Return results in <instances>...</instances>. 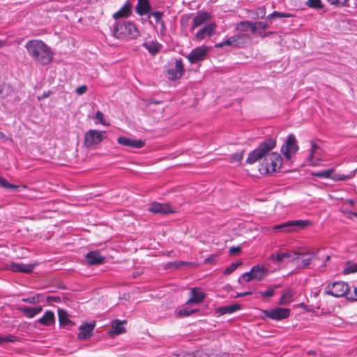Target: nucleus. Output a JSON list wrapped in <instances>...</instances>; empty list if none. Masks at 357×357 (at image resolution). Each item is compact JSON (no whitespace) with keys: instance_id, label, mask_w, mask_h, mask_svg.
I'll return each instance as SVG.
<instances>
[{"instance_id":"nucleus-54","label":"nucleus","mask_w":357,"mask_h":357,"mask_svg":"<svg viewBox=\"0 0 357 357\" xmlns=\"http://www.w3.org/2000/svg\"><path fill=\"white\" fill-rule=\"evenodd\" d=\"M250 29H251L252 33H255L257 31L258 25L257 22H251V25L250 26Z\"/></svg>"},{"instance_id":"nucleus-55","label":"nucleus","mask_w":357,"mask_h":357,"mask_svg":"<svg viewBox=\"0 0 357 357\" xmlns=\"http://www.w3.org/2000/svg\"><path fill=\"white\" fill-rule=\"evenodd\" d=\"M258 25V29L261 30H265L268 27V24L264 22H257Z\"/></svg>"},{"instance_id":"nucleus-11","label":"nucleus","mask_w":357,"mask_h":357,"mask_svg":"<svg viewBox=\"0 0 357 357\" xmlns=\"http://www.w3.org/2000/svg\"><path fill=\"white\" fill-rule=\"evenodd\" d=\"M262 313L270 319L280 321L288 318L290 310L289 308L275 307L272 310H264Z\"/></svg>"},{"instance_id":"nucleus-38","label":"nucleus","mask_w":357,"mask_h":357,"mask_svg":"<svg viewBox=\"0 0 357 357\" xmlns=\"http://www.w3.org/2000/svg\"><path fill=\"white\" fill-rule=\"evenodd\" d=\"M292 16H293L292 14H290L288 13H280V12H278V11H274L273 13H272L271 14L268 15L267 18L269 20V22L271 23L272 22L271 19L273 17H280V18L291 17Z\"/></svg>"},{"instance_id":"nucleus-52","label":"nucleus","mask_w":357,"mask_h":357,"mask_svg":"<svg viewBox=\"0 0 357 357\" xmlns=\"http://www.w3.org/2000/svg\"><path fill=\"white\" fill-rule=\"evenodd\" d=\"M160 25V33L161 35H165V33H166V26H165V22H162L161 23L159 24Z\"/></svg>"},{"instance_id":"nucleus-25","label":"nucleus","mask_w":357,"mask_h":357,"mask_svg":"<svg viewBox=\"0 0 357 357\" xmlns=\"http://www.w3.org/2000/svg\"><path fill=\"white\" fill-rule=\"evenodd\" d=\"M18 310L21 312L27 318L31 319L38 314L43 310L41 306L39 307H20Z\"/></svg>"},{"instance_id":"nucleus-10","label":"nucleus","mask_w":357,"mask_h":357,"mask_svg":"<svg viewBox=\"0 0 357 357\" xmlns=\"http://www.w3.org/2000/svg\"><path fill=\"white\" fill-rule=\"evenodd\" d=\"M210 47L208 46H200L193 49L186 56L191 64L204 61L208 54Z\"/></svg>"},{"instance_id":"nucleus-23","label":"nucleus","mask_w":357,"mask_h":357,"mask_svg":"<svg viewBox=\"0 0 357 357\" xmlns=\"http://www.w3.org/2000/svg\"><path fill=\"white\" fill-rule=\"evenodd\" d=\"M151 6L149 0H137L136 13L140 15H146L151 10Z\"/></svg>"},{"instance_id":"nucleus-5","label":"nucleus","mask_w":357,"mask_h":357,"mask_svg":"<svg viewBox=\"0 0 357 357\" xmlns=\"http://www.w3.org/2000/svg\"><path fill=\"white\" fill-rule=\"evenodd\" d=\"M268 269L259 264L254 266L249 272H245L239 278L238 281L243 279L245 282H248L252 280L260 281L263 280L268 274Z\"/></svg>"},{"instance_id":"nucleus-1","label":"nucleus","mask_w":357,"mask_h":357,"mask_svg":"<svg viewBox=\"0 0 357 357\" xmlns=\"http://www.w3.org/2000/svg\"><path fill=\"white\" fill-rule=\"evenodd\" d=\"M275 139L271 137L264 139L255 150L249 153L246 162L249 164H253L264 157V160L259 169L260 173L266 174L279 172L282 165L281 155L276 152L268 153L275 148Z\"/></svg>"},{"instance_id":"nucleus-24","label":"nucleus","mask_w":357,"mask_h":357,"mask_svg":"<svg viewBox=\"0 0 357 357\" xmlns=\"http://www.w3.org/2000/svg\"><path fill=\"white\" fill-rule=\"evenodd\" d=\"M142 46L153 56L157 54L162 47L160 43L155 40L144 42Z\"/></svg>"},{"instance_id":"nucleus-43","label":"nucleus","mask_w":357,"mask_h":357,"mask_svg":"<svg viewBox=\"0 0 357 357\" xmlns=\"http://www.w3.org/2000/svg\"><path fill=\"white\" fill-rule=\"evenodd\" d=\"M163 15H164V13L160 12V11L152 12L149 14V16H152L154 17L155 23L158 24L160 23H161L162 22H163V20H162Z\"/></svg>"},{"instance_id":"nucleus-63","label":"nucleus","mask_w":357,"mask_h":357,"mask_svg":"<svg viewBox=\"0 0 357 357\" xmlns=\"http://www.w3.org/2000/svg\"><path fill=\"white\" fill-rule=\"evenodd\" d=\"M307 354H313V352H312V351H309L307 352Z\"/></svg>"},{"instance_id":"nucleus-57","label":"nucleus","mask_w":357,"mask_h":357,"mask_svg":"<svg viewBox=\"0 0 357 357\" xmlns=\"http://www.w3.org/2000/svg\"><path fill=\"white\" fill-rule=\"evenodd\" d=\"M250 294H252V291H245V292L238 293L235 297L239 298V297H243V296H245L250 295Z\"/></svg>"},{"instance_id":"nucleus-12","label":"nucleus","mask_w":357,"mask_h":357,"mask_svg":"<svg viewBox=\"0 0 357 357\" xmlns=\"http://www.w3.org/2000/svg\"><path fill=\"white\" fill-rule=\"evenodd\" d=\"M244 36L236 34L225 39L220 43H215L214 47L215 48H222L227 45L234 48H240L244 45Z\"/></svg>"},{"instance_id":"nucleus-60","label":"nucleus","mask_w":357,"mask_h":357,"mask_svg":"<svg viewBox=\"0 0 357 357\" xmlns=\"http://www.w3.org/2000/svg\"><path fill=\"white\" fill-rule=\"evenodd\" d=\"M47 300L48 301H57L58 298H55V297H53V296H47Z\"/></svg>"},{"instance_id":"nucleus-15","label":"nucleus","mask_w":357,"mask_h":357,"mask_svg":"<svg viewBox=\"0 0 357 357\" xmlns=\"http://www.w3.org/2000/svg\"><path fill=\"white\" fill-rule=\"evenodd\" d=\"M96 326L93 323H84L79 327V333L77 335V338L81 340H86L92 335V332Z\"/></svg>"},{"instance_id":"nucleus-44","label":"nucleus","mask_w":357,"mask_h":357,"mask_svg":"<svg viewBox=\"0 0 357 357\" xmlns=\"http://www.w3.org/2000/svg\"><path fill=\"white\" fill-rule=\"evenodd\" d=\"M347 299L357 301V287H353V291L351 290V287L349 286V290L348 292Z\"/></svg>"},{"instance_id":"nucleus-51","label":"nucleus","mask_w":357,"mask_h":357,"mask_svg":"<svg viewBox=\"0 0 357 357\" xmlns=\"http://www.w3.org/2000/svg\"><path fill=\"white\" fill-rule=\"evenodd\" d=\"M12 337L11 336H2L0 335V344L3 342H12Z\"/></svg>"},{"instance_id":"nucleus-50","label":"nucleus","mask_w":357,"mask_h":357,"mask_svg":"<svg viewBox=\"0 0 357 357\" xmlns=\"http://www.w3.org/2000/svg\"><path fill=\"white\" fill-rule=\"evenodd\" d=\"M243 153H236L231 156L232 160L236 161V162H241V160L243 159Z\"/></svg>"},{"instance_id":"nucleus-16","label":"nucleus","mask_w":357,"mask_h":357,"mask_svg":"<svg viewBox=\"0 0 357 357\" xmlns=\"http://www.w3.org/2000/svg\"><path fill=\"white\" fill-rule=\"evenodd\" d=\"M190 297L186 302L187 305L200 303L203 301L206 296L205 293L197 287L190 289Z\"/></svg>"},{"instance_id":"nucleus-33","label":"nucleus","mask_w":357,"mask_h":357,"mask_svg":"<svg viewBox=\"0 0 357 357\" xmlns=\"http://www.w3.org/2000/svg\"><path fill=\"white\" fill-rule=\"evenodd\" d=\"M0 186L6 189H15L19 190L20 188H26V186L25 185H16L11 183H9L6 178L0 176Z\"/></svg>"},{"instance_id":"nucleus-56","label":"nucleus","mask_w":357,"mask_h":357,"mask_svg":"<svg viewBox=\"0 0 357 357\" xmlns=\"http://www.w3.org/2000/svg\"><path fill=\"white\" fill-rule=\"evenodd\" d=\"M347 273L357 272V265H354L352 267H348L345 269Z\"/></svg>"},{"instance_id":"nucleus-22","label":"nucleus","mask_w":357,"mask_h":357,"mask_svg":"<svg viewBox=\"0 0 357 357\" xmlns=\"http://www.w3.org/2000/svg\"><path fill=\"white\" fill-rule=\"evenodd\" d=\"M211 19V15L208 13L204 11H199L197 15L193 17L192 22V29H194Z\"/></svg>"},{"instance_id":"nucleus-42","label":"nucleus","mask_w":357,"mask_h":357,"mask_svg":"<svg viewBox=\"0 0 357 357\" xmlns=\"http://www.w3.org/2000/svg\"><path fill=\"white\" fill-rule=\"evenodd\" d=\"M275 294V291L273 289L268 288L264 291H259L257 294L256 297L258 298L259 296H261L264 298H271Z\"/></svg>"},{"instance_id":"nucleus-31","label":"nucleus","mask_w":357,"mask_h":357,"mask_svg":"<svg viewBox=\"0 0 357 357\" xmlns=\"http://www.w3.org/2000/svg\"><path fill=\"white\" fill-rule=\"evenodd\" d=\"M125 321H120L119 320H115L112 324V331L109 332L110 334L120 335L126 332V330L123 326Z\"/></svg>"},{"instance_id":"nucleus-14","label":"nucleus","mask_w":357,"mask_h":357,"mask_svg":"<svg viewBox=\"0 0 357 357\" xmlns=\"http://www.w3.org/2000/svg\"><path fill=\"white\" fill-rule=\"evenodd\" d=\"M315 258V253L314 252H309L305 253H295V257L292 259L294 261L302 268H305L309 266Z\"/></svg>"},{"instance_id":"nucleus-34","label":"nucleus","mask_w":357,"mask_h":357,"mask_svg":"<svg viewBox=\"0 0 357 357\" xmlns=\"http://www.w3.org/2000/svg\"><path fill=\"white\" fill-rule=\"evenodd\" d=\"M332 5H337L341 6H351L357 5V0H328Z\"/></svg>"},{"instance_id":"nucleus-30","label":"nucleus","mask_w":357,"mask_h":357,"mask_svg":"<svg viewBox=\"0 0 357 357\" xmlns=\"http://www.w3.org/2000/svg\"><path fill=\"white\" fill-rule=\"evenodd\" d=\"M241 309V305L238 303L231 304L229 305H225L219 307L218 312L221 314H232Z\"/></svg>"},{"instance_id":"nucleus-21","label":"nucleus","mask_w":357,"mask_h":357,"mask_svg":"<svg viewBox=\"0 0 357 357\" xmlns=\"http://www.w3.org/2000/svg\"><path fill=\"white\" fill-rule=\"evenodd\" d=\"M149 211L153 213L169 214L174 213L167 204L153 203L149 208Z\"/></svg>"},{"instance_id":"nucleus-35","label":"nucleus","mask_w":357,"mask_h":357,"mask_svg":"<svg viewBox=\"0 0 357 357\" xmlns=\"http://www.w3.org/2000/svg\"><path fill=\"white\" fill-rule=\"evenodd\" d=\"M334 172V169L331 168L323 171L319 172H312L311 174L312 176L319 177V178H330L331 175L333 174Z\"/></svg>"},{"instance_id":"nucleus-26","label":"nucleus","mask_w":357,"mask_h":357,"mask_svg":"<svg viewBox=\"0 0 357 357\" xmlns=\"http://www.w3.org/2000/svg\"><path fill=\"white\" fill-rule=\"evenodd\" d=\"M294 296V291L293 289H289L284 290L278 301V304L281 305L290 304Z\"/></svg>"},{"instance_id":"nucleus-59","label":"nucleus","mask_w":357,"mask_h":357,"mask_svg":"<svg viewBox=\"0 0 357 357\" xmlns=\"http://www.w3.org/2000/svg\"><path fill=\"white\" fill-rule=\"evenodd\" d=\"M50 91H47V92H44L43 93V95L41 96V97H38V100H40L42 98H47L49 96H50Z\"/></svg>"},{"instance_id":"nucleus-45","label":"nucleus","mask_w":357,"mask_h":357,"mask_svg":"<svg viewBox=\"0 0 357 357\" xmlns=\"http://www.w3.org/2000/svg\"><path fill=\"white\" fill-rule=\"evenodd\" d=\"M250 25L251 22L249 21L241 22L238 24L237 28L242 31H246L250 29Z\"/></svg>"},{"instance_id":"nucleus-37","label":"nucleus","mask_w":357,"mask_h":357,"mask_svg":"<svg viewBox=\"0 0 357 357\" xmlns=\"http://www.w3.org/2000/svg\"><path fill=\"white\" fill-rule=\"evenodd\" d=\"M198 311H199L198 309H191V308L187 307H185L183 309H181L180 310H178L177 312V316L178 317H188Z\"/></svg>"},{"instance_id":"nucleus-9","label":"nucleus","mask_w":357,"mask_h":357,"mask_svg":"<svg viewBox=\"0 0 357 357\" xmlns=\"http://www.w3.org/2000/svg\"><path fill=\"white\" fill-rule=\"evenodd\" d=\"M298 150L297 140L293 134H289L281 151L287 159H290Z\"/></svg>"},{"instance_id":"nucleus-48","label":"nucleus","mask_w":357,"mask_h":357,"mask_svg":"<svg viewBox=\"0 0 357 357\" xmlns=\"http://www.w3.org/2000/svg\"><path fill=\"white\" fill-rule=\"evenodd\" d=\"M184 264H186V263L184 261H179V262L168 263L167 264V266L168 268L174 267L175 268H178L181 265H184Z\"/></svg>"},{"instance_id":"nucleus-61","label":"nucleus","mask_w":357,"mask_h":357,"mask_svg":"<svg viewBox=\"0 0 357 357\" xmlns=\"http://www.w3.org/2000/svg\"><path fill=\"white\" fill-rule=\"evenodd\" d=\"M6 45L5 40H0V48L3 47Z\"/></svg>"},{"instance_id":"nucleus-7","label":"nucleus","mask_w":357,"mask_h":357,"mask_svg":"<svg viewBox=\"0 0 357 357\" xmlns=\"http://www.w3.org/2000/svg\"><path fill=\"white\" fill-rule=\"evenodd\" d=\"M183 73L184 65L181 59L169 62L167 66V77L170 80L174 81L180 79Z\"/></svg>"},{"instance_id":"nucleus-40","label":"nucleus","mask_w":357,"mask_h":357,"mask_svg":"<svg viewBox=\"0 0 357 357\" xmlns=\"http://www.w3.org/2000/svg\"><path fill=\"white\" fill-rule=\"evenodd\" d=\"M242 264V261H237L236 262H234L232 264H231L229 266H227L225 271H224V274L225 275H229L231 274V273H233L238 266H240L241 264Z\"/></svg>"},{"instance_id":"nucleus-28","label":"nucleus","mask_w":357,"mask_h":357,"mask_svg":"<svg viewBox=\"0 0 357 357\" xmlns=\"http://www.w3.org/2000/svg\"><path fill=\"white\" fill-rule=\"evenodd\" d=\"M291 255L288 252H275L272 253L268 259L273 261V263H281L286 258H290Z\"/></svg>"},{"instance_id":"nucleus-20","label":"nucleus","mask_w":357,"mask_h":357,"mask_svg":"<svg viewBox=\"0 0 357 357\" xmlns=\"http://www.w3.org/2000/svg\"><path fill=\"white\" fill-rule=\"evenodd\" d=\"M36 324L41 326L50 327L55 324V315L51 310H47L43 316L36 321Z\"/></svg>"},{"instance_id":"nucleus-3","label":"nucleus","mask_w":357,"mask_h":357,"mask_svg":"<svg viewBox=\"0 0 357 357\" xmlns=\"http://www.w3.org/2000/svg\"><path fill=\"white\" fill-rule=\"evenodd\" d=\"M112 36L119 40H131L139 36L135 24L131 22H116L111 27Z\"/></svg>"},{"instance_id":"nucleus-8","label":"nucleus","mask_w":357,"mask_h":357,"mask_svg":"<svg viewBox=\"0 0 357 357\" xmlns=\"http://www.w3.org/2000/svg\"><path fill=\"white\" fill-rule=\"evenodd\" d=\"M106 137L105 131L89 130L84 136V144L86 147L100 144Z\"/></svg>"},{"instance_id":"nucleus-29","label":"nucleus","mask_w":357,"mask_h":357,"mask_svg":"<svg viewBox=\"0 0 357 357\" xmlns=\"http://www.w3.org/2000/svg\"><path fill=\"white\" fill-rule=\"evenodd\" d=\"M131 10V5L129 3H126L117 12L114 13L113 17L116 20L121 17H127L130 15Z\"/></svg>"},{"instance_id":"nucleus-27","label":"nucleus","mask_w":357,"mask_h":357,"mask_svg":"<svg viewBox=\"0 0 357 357\" xmlns=\"http://www.w3.org/2000/svg\"><path fill=\"white\" fill-rule=\"evenodd\" d=\"M311 148H310V153L307 158V164L310 166H317L319 164V159L315 160L314 156L317 153V151L319 149V146L317 145L314 142H311Z\"/></svg>"},{"instance_id":"nucleus-58","label":"nucleus","mask_w":357,"mask_h":357,"mask_svg":"<svg viewBox=\"0 0 357 357\" xmlns=\"http://www.w3.org/2000/svg\"><path fill=\"white\" fill-rule=\"evenodd\" d=\"M5 86H2L0 88V98H4L6 96L3 94Z\"/></svg>"},{"instance_id":"nucleus-41","label":"nucleus","mask_w":357,"mask_h":357,"mask_svg":"<svg viewBox=\"0 0 357 357\" xmlns=\"http://www.w3.org/2000/svg\"><path fill=\"white\" fill-rule=\"evenodd\" d=\"M306 5L312 8L320 9L323 8L321 0H307Z\"/></svg>"},{"instance_id":"nucleus-53","label":"nucleus","mask_w":357,"mask_h":357,"mask_svg":"<svg viewBox=\"0 0 357 357\" xmlns=\"http://www.w3.org/2000/svg\"><path fill=\"white\" fill-rule=\"evenodd\" d=\"M241 249L240 247H232L229 250V253L231 255H235L237 253H239L241 252Z\"/></svg>"},{"instance_id":"nucleus-47","label":"nucleus","mask_w":357,"mask_h":357,"mask_svg":"<svg viewBox=\"0 0 357 357\" xmlns=\"http://www.w3.org/2000/svg\"><path fill=\"white\" fill-rule=\"evenodd\" d=\"M95 119L98 120L100 123L102 125H107L105 119H104V115L100 111H97L95 115Z\"/></svg>"},{"instance_id":"nucleus-32","label":"nucleus","mask_w":357,"mask_h":357,"mask_svg":"<svg viewBox=\"0 0 357 357\" xmlns=\"http://www.w3.org/2000/svg\"><path fill=\"white\" fill-rule=\"evenodd\" d=\"M58 317L61 326H66L71 324V321L68 319V315L66 311L59 309Z\"/></svg>"},{"instance_id":"nucleus-62","label":"nucleus","mask_w":357,"mask_h":357,"mask_svg":"<svg viewBox=\"0 0 357 357\" xmlns=\"http://www.w3.org/2000/svg\"><path fill=\"white\" fill-rule=\"evenodd\" d=\"M351 215L357 218V213H351Z\"/></svg>"},{"instance_id":"nucleus-6","label":"nucleus","mask_w":357,"mask_h":357,"mask_svg":"<svg viewBox=\"0 0 357 357\" xmlns=\"http://www.w3.org/2000/svg\"><path fill=\"white\" fill-rule=\"evenodd\" d=\"M312 222L308 220H289L273 227L274 230H282L284 231H294L296 229H303L312 225Z\"/></svg>"},{"instance_id":"nucleus-49","label":"nucleus","mask_w":357,"mask_h":357,"mask_svg":"<svg viewBox=\"0 0 357 357\" xmlns=\"http://www.w3.org/2000/svg\"><path fill=\"white\" fill-rule=\"evenodd\" d=\"M87 91V86L86 85H82L76 89V93L77 95H82L86 93Z\"/></svg>"},{"instance_id":"nucleus-13","label":"nucleus","mask_w":357,"mask_h":357,"mask_svg":"<svg viewBox=\"0 0 357 357\" xmlns=\"http://www.w3.org/2000/svg\"><path fill=\"white\" fill-rule=\"evenodd\" d=\"M217 25L215 23H210L200 29L196 33L194 37V40L198 42H201L205 39L211 38L215 32Z\"/></svg>"},{"instance_id":"nucleus-19","label":"nucleus","mask_w":357,"mask_h":357,"mask_svg":"<svg viewBox=\"0 0 357 357\" xmlns=\"http://www.w3.org/2000/svg\"><path fill=\"white\" fill-rule=\"evenodd\" d=\"M85 258L90 265H98L104 263L105 257L100 254L99 250L88 252Z\"/></svg>"},{"instance_id":"nucleus-2","label":"nucleus","mask_w":357,"mask_h":357,"mask_svg":"<svg viewBox=\"0 0 357 357\" xmlns=\"http://www.w3.org/2000/svg\"><path fill=\"white\" fill-rule=\"evenodd\" d=\"M25 48L29 56L41 65H48L52 61L54 53L51 47L41 40H28L25 44Z\"/></svg>"},{"instance_id":"nucleus-36","label":"nucleus","mask_w":357,"mask_h":357,"mask_svg":"<svg viewBox=\"0 0 357 357\" xmlns=\"http://www.w3.org/2000/svg\"><path fill=\"white\" fill-rule=\"evenodd\" d=\"M43 301V296L41 294H36L33 296L24 298L22 301L29 304H38Z\"/></svg>"},{"instance_id":"nucleus-64","label":"nucleus","mask_w":357,"mask_h":357,"mask_svg":"<svg viewBox=\"0 0 357 357\" xmlns=\"http://www.w3.org/2000/svg\"><path fill=\"white\" fill-rule=\"evenodd\" d=\"M0 135H1V136H3V134L2 132H0Z\"/></svg>"},{"instance_id":"nucleus-18","label":"nucleus","mask_w":357,"mask_h":357,"mask_svg":"<svg viewBox=\"0 0 357 357\" xmlns=\"http://www.w3.org/2000/svg\"><path fill=\"white\" fill-rule=\"evenodd\" d=\"M34 267L35 265L33 264H25L23 263L12 262L8 265L7 268L13 272L29 273L33 271Z\"/></svg>"},{"instance_id":"nucleus-17","label":"nucleus","mask_w":357,"mask_h":357,"mask_svg":"<svg viewBox=\"0 0 357 357\" xmlns=\"http://www.w3.org/2000/svg\"><path fill=\"white\" fill-rule=\"evenodd\" d=\"M117 142L122 146L135 149H140L145 145V142L142 139L136 140L123 136L117 139Z\"/></svg>"},{"instance_id":"nucleus-46","label":"nucleus","mask_w":357,"mask_h":357,"mask_svg":"<svg viewBox=\"0 0 357 357\" xmlns=\"http://www.w3.org/2000/svg\"><path fill=\"white\" fill-rule=\"evenodd\" d=\"M348 178H349L348 175L336 174H333V175L331 174L330 178L333 179L334 181H344Z\"/></svg>"},{"instance_id":"nucleus-4","label":"nucleus","mask_w":357,"mask_h":357,"mask_svg":"<svg viewBox=\"0 0 357 357\" xmlns=\"http://www.w3.org/2000/svg\"><path fill=\"white\" fill-rule=\"evenodd\" d=\"M349 290V284L343 281H335L329 283L324 289V291L326 294L337 298L345 297L346 298H347Z\"/></svg>"},{"instance_id":"nucleus-39","label":"nucleus","mask_w":357,"mask_h":357,"mask_svg":"<svg viewBox=\"0 0 357 357\" xmlns=\"http://www.w3.org/2000/svg\"><path fill=\"white\" fill-rule=\"evenodd\" d=\"M252 13V18L257 19V18H262L265 16L266 13V8L264 6L259 7L257 8L255 11Z\"/></svg>"}]
</instances>
